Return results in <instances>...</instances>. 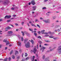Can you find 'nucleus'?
<instances>
[{"label":"nucleus","mask_w":61,"mask_h":61,"mask_svg":"<svg viewBox=\"0 0 61 61\" xmlns=\"http://www.w3.org/2000/svg\"><path fill=\"white\" fill-rule=\"evenodd\" d=\"M15 19V18H12L10 19V20H12L13 19Z\"/></svg>","instance_id":"nucleus-57"},{"label":"nucleus","mask_w":61,"mask_h":61,"mask_svg":"<svg viewBox=\"0 0 61 61\" xmlns=\"http://www.w3.org/2000/svg\"><path fill=\"white\" fill-rule=\"evenodd\" d=\"M59 27V25H56L55 27V28H58V27Z\"/></svg>","instance_id":"nucleus-15"},{"label":"nucleus","mask_w":61,"mask_h":61,"mask_svg":"<svg viewBox=\"0 0 61 61\" xmlns=\"http://www.w3.org/2000/svg\"><path fill=\"white\" fill-rule=\"evenodd\" d=\"M8 60L9 61H10L11 60V58L10 57H9V58Z\"/></svg>","instance_id":"nucleus-33"},{"label":"nucleus","mask_w":61,"mask_h":61,"mask_svg":"<svg viewBox=\"0 0 61 61\" xmlns=\"http://www.w3.org/2000/svg\"><path fill=\"white\" fill-rule=\"evenodd\" d=\"M21 25H24V22H22L21 23Z\"/></svg>","instance_id":"nucleus-45"},{"label":"nucleus","mask_w":61,"mask_h":61,"mask_svg":"<svg viewBox=\"0 0 61 61\" xmlns=\"http://www.w3.org/2000/svg\"><path fill=\"white\" fill-rule=\"evenodd\" d=\"M60 30H59V29H58L57 30V31H58V32H60Z\"/></svg>","instance_id":"nucleus-53"},{"label":"nucleus","mask_w":61,"mask_h":61,"mask_svg":"<svg viewBox=\"0 0 61 61\" xmlns=\"http://www.w3.org/2000/svg\"><path fill=\"white\" fill-rule=\"evenodd\" d=\"M38 21V20H37V19H36V20L35 21V22H37V21Z\"/></svg>","instance_id":"nucleus-49"},{"label":"nucleus","mask_w":61,"mask_h":61,"mask_svg":"<svg viewBox=\"0 0 61 61\" xmlns=\"http://www.w3.org/2000/svg\"><path fill=\"white\" fill-rule=\"evenodd\" d=\"M18 45L19 46H21V43H20V42L18 41Z\"/></svg>","instance_id":"nucleus-17"},{"label":"nucleus","mask_w":61,"mask_h":61,"mask_svg":"<svg viewBox=\"0 0 61 61\" xmlns=\"http://www.w3.org/2000/svg\"><path fill=\"white\" fill-rule=\"evenodd\" d=\"M39 44H42V42L41 41H39Z\"/></svg>","instance_id":"nucleus-39"},{"label":"nucleus","mask_w":61,"mask_h":61,"mask_svg":"<svg viewBox=\"0 0 61 61\" xmlns=\"http://www.w3.org/2000/svg\"><path fill=\"white\" fill-rule=\"evenodd\" d=\"M37 26L38 27H39V28H40V26L38 24H37Z\"/></svg>","instance_id":"nucleus-30"},{"label":"nucleus","mask_w":61,"mask_h":61,"mask_svg":"<svg viewBox=\"0 0 61 61\" xmlns=\"http://www.w3.org/2000/svg\"><path fill=\"white\" fill-rule=\"evenodd\" d=\"M7 4V3L6 2V1L4 2V5H6Z\"/></svg>","instance_id":"nucleus-22"},{"label":"nucleus","mask_w":61,"mask_h":61,"mask_svg":"<svg viewBox=\"0 0 61 61\" xmlns=\"http://www.w3.org/2000/svg\"><path fill=\"white\" fill-rule=\"evenodd\" d=\"M15 54H18V51H15Z\"/></svg>","instance_id":"nucleus-46"},{"label":"nucleus","mask_w":61,"mask_h":61,"mask_svg":"<svg viewBox=\"0 0 61 61\" xmlns=\"http://www.w3.org/2000/svg\"><path fill=\"white\" fill-rule=\"evenodd\" d=\"M37 49L38 48V45H37Z\"/></svg>","instance_id":"nucleus-62"},{"label":"nucleus","mask_w":61,"mask_h":61,"mask_svg":"<svg viewBox=\"0 0 61 61\" xmlns=\"http://www.w3.org/2000/svg\"><path fill=\"white\" fill-rule=\"evenodd\" d=\"M12 53H13V51H11L10 52V54L11 55V54H12Z\"/></svg>","instance_id":"nucleus-34"},{"label":"nucleus","mask_w":61,"mask_h":61,"mask_svg":"<svg viewBox=\"0 0 61 61\" xmlns=\"http://www.w3.org/2000/svg\"><path fill=\"white\" fill-rule=\"evenodd\" d=\"M31 4H32V5H35V4H36V3L35 2V1L34 0H32L31 2Z\"/></svg>","instance_id":"nucleus-8"},{"label":"nucleus","mask_w":61,"mask_h":61,"mask_svg":"<svg viewBox=\"0 0 61 61\" xmlns=\"http://www.w3.org/2000/svg\"><path fill=\"white\" fill-rule=\"evenodd\" d=\"M27 40V39H25L24 40V43H25V42H26Z\"/></svg>","instance_id":"nucleus-28"},{"label":"nucleus","mask_w":61,"mask_h":61,"mask_svg":"<svg viewBox=\"0 0 61 61\" xmlns=\"http://www.w3.org/2000/svg\"><path fill=\"white\" fill-rule=\"evenodd\" d=\"M8 36H11V34L13 33V32L12 31H8Z\"/></svg>","instance_id":"nucleus-5"},{"label":"nucleus","mask_w":61,"mask_h":61,"mask_svg":"<svg viewBox=\"0 0 61 61\" xmlns=\"http://www.w3.org/2000/svg\"><path fill=\"white\" fill-rule=\"evenodd\" d=\"M31 43H32V44H33V45H34V41L33 40H32L31 41Z\"/></svg>","instance_id":"nucleus-18"},{"label":"nucleus","mask_w":61,"mask_h":61,"mask_svg":"<svg viewBox=\"0 0 61 61\" xmlns=\"http://www.w3.org/2000/svg\"><path fill=\"white\" fill-rule=\"evenodd\" d=\"M4 7H2V8H1V10H3V9H4Z\"/></svg>","instance_id":"nucleus-51"},{"label":"nucleus","mask_w":61,"mask_h":61,"mask_svg":"<svg viewBox=\"0 0 61 61\" xmlns=\"http://www.w3.org/2000/svg\"><path fill=\"white\" fill-rule=\"evenodd\" d=\"M45 57H46V56L45 55H43L42 56V58L43 59H44L45 58Z\"/></svg>","instance_id":"nucleus-20"},{"label":"nucleus","mask_w":61,"mask_h":61,"mask_svg":"<svg viewBox=\"0 0 61 61\" xmlns=\"http://www.w3.org/2000/svg\"><path fill=\"white\" fill-rule=\"evenodd\" d=\"M11 17V15H6L5 17L4 18L5 19L6 18H7V19H9V18H10Z\"/></svg>","instance_id":"nucleus-6"},{"label":"nucleus","mask_w":61,"mask_h":61,"mask_svg":"<svg viewBox=\"0 0 61 61\" xmlns=\"http://www.w3.org/2000/svg\"><path fill=\"white\" fill-rule=\"evenodd\" d=\"M23 55H24V53H22V57H23Z\"/></svg>","instance_id":"nucleus-60"},{"label":"nucleus","mask_w":61,"mask_h":61,"mask_svg":"<svg viewBox=\"0 0 61 61\" xmlns=\"http://www.w3.org/2000/svg\"><path fill=\"white\" fill-rule=\"evenodd\" d=\"M37 7L36 6H33L32 7V8L33 9V10L34 11L35 10H36V8Z\"/></svg>","instance_id":"nucleus-10"},{"label":"nucleus","mask_w":61,"mask_h":61,"mask_svg":"<svg viewBox=\"0 0 61 61\" xmlns=\"http://www.w3.org/2000/svg\"><path fill=\"white\" fill-rule=\"evenodd\" d=\"M40 19L41 20H43V18H42V17H41L40 18Z\"/></svg>","instance_id":"nucleus-38"},{"label":"nucleus","mask_w":61,"mask_h":61,"mask_svg":"<svg viewBox=\"0 0 61 61\" xmlns=\"http://www.w3.org/2000/svg\"><path fill=\"white\" fill-rule=\"evenodd\" d=\"M43 21L44 22H45V23H47V20H43Z\"/></svg>","instance_id":"nucleus-19"},{"label":"nucleus","mask_w":61,"mask_h":61,"mask_svg":"<svg viewBox=\"0 0 61 61\" xmlns=\"http://www.w3.org/2000/svg\"><path fill=\"white\" fill-rule=\"evenodd\" d=\"M49 37L50 38H53L54 37L52 36H49Z\"/></svg>","instance_id":"nucleus-41"},{"label":"nucleus","mask_w":61,"mask_h":61,"mask_svg":"<svg viewBox=\"0 0 61 61\" xmlns=\"http://www.w3.org/2000/svg\"><path fill=\"white\" fill-rule=\"evenodd\" d=\"M27 56V54L26 53H25V56Z\"/></svg>","instance_id":"nucleus-42"},{"label":"nucleus","mask_w":61,"mask_h":61,"mask_svg":"<svg viewBox=\"0 0 61 61\" xmlns=\"http://www.w3.org/2000/svg\"><path fill=\"white\" fill-rule=\"evenodd\" d=\"M29 23L30 24H31V26H35V27H36V25H34V24H33L32 23V22L31 21H29Z\"/></svg>","instance_id":"nucleus-11"},{"label":"nucleus","mask_w":61,"mask_h":61,"mask_svg":"<svg viewBox=\"0 0 61 61\" xmlns=\"http://www.w3.org/2000/svg\"><path fill=\"white\" fill-rule=\"evenodd\" d=\"M21 33H22V35L23 36H24V33H25V31H24L23 32V31H22L21 32Z\"/></svg>","instance_id":"nucleus-13"},{"label":"nucleus","mask_w":61,"mask_h":61,"mask_svg":"<svg viewBox=\"0 0 61 61\" xmlns=\"http://www.w3.org/2000/svg\"><path fill=\"white\" fill-rule=\"evenodd\" d=\"M46 41V42H50V41Z\"/></svg>","instance_id":"nucleus-61"},{"label":"nucleus","mask_w":61,"mask_h":61,"mask_svg":"<svg viewBox=\"0 0 61 61\" xmlns=\"http://www.w3.org/2000/svg\"><path fill=\"white\" fill-rule=\"evenodd\" d=\"M53 39L54 40H56V39H57V38L56 37H55V38H53Z\"/></svg>","instance_id":"nucleus-50"},{"label":"nucleus","mask_w":61,"mask_h":61,"mask_svg":"<svg viewBox=\"0 0 61 61\" xmlns=\"http://www.w3.org/2000/svg\"><path fill=\"white\" fill-rule=\"evenodd\" d=\"M22 51V50H20V52H21Z\"/></svg>","instance_id":"nucleus-58"},{"label":"nucleus","mask_w":61,"mask_h":61,"mask_svg":"<svg viewBox=\"0 0 61 61\" xmlns=\"http://www.w3.org/2000/svg\"><path fill=\"white\" fill-rule=\"evenodd\" d=\"M45 46H48V44H44Z\"/></svg>","instance_id":"nucleus-47"},{"label":"nucleus","mask_w":61,"mask_h":61,"mask_svg":"<svg viewBox=\"0 0 61 61\" xmlns=\"http://www.w3.org/2000/svg\"><path fill=\"white\" fill-rule=\"evenodd\" d=\"M25 34L27 36H28L29 35V34L28 33H27L25 31Z\"/></svg>","instance_id":"nucleus-14"},{"label":"nucleus","mask_w":61,"mask_h":61,"mask_svg":"<svg viewBox=\"0 0 61 61\" xmlns=\"http://www.w3.org/2000/svg\"><path fill=\"white\" fill-rule=\"evenodd\" d=\"M45 48H46L45 47H42V48H41V50H42V52H43Z\"/></svg>","instance_id":"nucleus-12"},{"label":"nucleus","mask_w":61,"mask_h":61,"mask_svg":"<svg viewBox=\"0 0 61 61\" xmlns=\"http://www.w3.org/2000/svg\"><path fill=\"white\" fill-rule=\"evenodd\" d=\"M29 30H30V31H33V29H31L30 28H29Z\"/></svg>","instance_id":"nucleus-23"},{"label":"nucleus","mask_w":61,"mask_h":61,"mask_svg":"<svg viewBox=\"0 0 61 61\" xmlns=\"http://www.w3.org/2000/svg\"><path fill=\"white\" fill-rule=\"evenodd\" d=\"M6 39H5L4 40L3 42H6V45L7 46V45H8L10 44V43H9V41H6Z\"/></svg>","instance_id":"nucleus-3"},{"label":"nucleus","mask_w":61,"mask_h":61,"mask_svg":"<svg viewBox=\"0 0 61 61\" xmlns=\"http://www.w3.org/2000/svg\"><path fill=\"white\" fill-rule=\"evenodd\" d=\"M45 31L44 30L41 31V33L42 34H48L47 32H44Z\"/></svg>","instance_id":"nucleus-4"},{"label":"nucleus","mask_w":61,"mask_h":61,"mask_svg":"<svg viewBox=\"0 0 61 61\" xmlns=\"http://www.w3.org/2000/svg\"><path fill=\"white\" fill-rule=\"evenodd\" d=\"M38 33L39 34H40V33H41V32H40V31H39L38 32Z\"/></svg>","instance_id":"nucleus-59"},{"label":"nucleus","mask_w":61,"mask_h":61,"mask_svg":"<svg viewBox=\"0 0 61 61\" xmlns=\"http://www.w3.org/2000/svg\"><path fill=\"white\" fill-rule=\"evenodd\" d=\"M47 23H48V22H50V20L49 19H47Z\"/></svg>","instance_id":"nucleus-25"},{"label":"nucleus","mask_w":61,"mask_h":61,"mask_svg":"<svg viewBox=\"0 0 61 61\" xmlns=\"http://www.w3.org/2000/svg\"><path fill=\"white\" fill-rule=\"evenodd\" d=\"M11 28L9 26L5 28V31H8V30L9 29H11Z\"/></svg>","instance_id":"nucleus-9"},{"label":"nucleus","mask_w":61,"mask_h":61,"mask_svg":"<svg viewBox=\"0 0 61 61\" xmlns=\"http://www.w3.org/2000/svg\"><path fill=\"white\" fill-rule=\"evenodd\" d=\"M28 6V4H27V5H26V6H25V7L27 8V6Z\"/></svg>","instance_id":"nucleus-29"},{"label":"nucleus","mask_w":61,"mask_h":61,"mask_svg":"<svg viewBox=\"0 0 61 61\" xmlns=\"http://www.w3.org/2000/svg\"><path fill=\"white\" fill-rule=\"evenodd\" d=\"M7 59H8L7 58H6L4 60V61H7Z\"/></svg>","instance_id":"nucleus-24"},{"label":"nucleus","mask_w":61,"mask_h":61,"mask_svg":"<svg viewBox=\"0 0 61 61\" xmlns=\"http://www.w3.org/2000/svg\"><path fill=\"white\" fill-rule=\"evenodd\" d=\"M34 58H35V56H33V58L32 59V61H35V60H34V59H34Z\"/></svg>","instance_id":"nucleus-16"},{"label":"nucleus","mask_w":61,"mask_h":61,"mask_svg":"<svg viewBox=\"0 0 61 61\" xmlns=\"http://www.w3.org/2000/svg\"><path fill=\"white\" fill-rule=\"evenodd\" d=\"M15 25H16V26H17L18 25V24H17V23H15Z\"/></svg>","instance_id":"nucleus-56"},{"label":"nucleus","mask_w":61,"mask_h":61,"mask_svg":"<svg viewBox=\"0 0 61 61\" xmlns=\"http://www.w3.org/2000/svg\"><path fill=\"white\" fill-rule=\"evenodd\" d=\"M34 34L35 36H36V35H37V34L36 33H34Z\"/></svg>","instance_id":"nucleus-44"},{"label":"nucleus","mask_w":61,"mask_h":61,"mask_svg":"<svg viewBox=\"0 0 61 61\" xmlns=\"http://www.w3.org/2000/svg\"><path fill=\"white\" fill-rule=\"evenodd\" d=\"M55 18H56V17H52V19H53V20L55 19Z\"/></svg>","instance_id":"nucleus-32"},{"label":"nucleus","mask_w":61,"mask_h":61,"mask_svg":"<svg viewBox=\"0 0 61 61\" xmlns=\"http://www.w3.org/2000/svg\"><path fill=\"white\" fill-rule=\"evenodd\" d=\"M11 10H14V9H15V8L12 7L11 8Z\"/></svg>","instance_id":"nucleus-37"},{"label":"nucleus","mask_w":61,"mask_h":61,"mask_svg":"<svg viewBox=\"0 0 61 61\" xmlns=\"http://www.w3.org/2000/svg\"><path fill=\"white\" fill-rule=\"evenodd\" d=\"M29 59V57H28L26 58L25 60H28Z\"/></svg>","instance_id":"nucleus-26"},{"label":"nucleus","mask_w":61,"mask_h":61,"mask_svg":"<svg viewBox=\"0 0 61 61\" xmlns=\"http://www.w3.org/2000/svg\"><path fill=\"white\" fill-rule=\"evenodd\" d=\"M12 16H13V17H15V16H16V15H12Z\"/></svg>","instance_id":"nucleus-43"},{"label":"nucleus","mask_w":61,"mask_h":61,"mask_svg":"<svg viewBox=\"0 0 61 61\" xmlns=\"http://www.w3.org/2000/svg\"><path fill=\"white\" fill-rule=\"evenodd\" d=\"M48 34H51V32L50 31H49L48 32Z\"/></svg>","instance_id":"nucleus-54"},{"label":"nucleus","mask_w":61,"mask_h":61,"mask_svg":"<svg viewBox=\"0 0 61 61\" xmlns=\"http://www.w3.org/2000/svg\"><path fill=\"white\" fill-rule=\"evenodd\" d=\"M49 58H46L45 59V61H47L48 60H49Z\"/></svg>","instance_id":"nucleus-21"},{"label":"nucleus","mask_w":61,"mask_h":61,"mask_svg":"<svg viewBox=\"0 0 61 61\" xmlns=\"http://www.w3.org/2000/svg\"><path fill=\"white\" fill-rule=\"evenodd\" d=\"M11 20H7V22H10L11 21Z\"/></svg>","instance_id":"nucleus-36"},{"label":"nucleus","mask_w":61,"mask_h":61,"mask_svg":"<svg viewBox=\"0 0 61 61\" xmlns=\"http://www.w3.org/2000/svg\"><path fill=\"white\" fill-rule=\"evenodd\" d=\"M45 36H49V35H45Z\"/></svg>","instance_id":"nucleus-48"},{"label":"nucleus","mask_w":61,"mask_h":61,"mask_svg":"<svg viewBox=\"0 0 61 61\" xmlns=\"http://www.w3.org/2000/svg\"><path fill=\"white\" fill-rule=\"evenodd\" d=\"M21 61H25V59H23Z\"/></svg>","instance_id":"nucleus-63"},{"label":"nucleus","mask_w":61,"mask_h":61,"mask_svg":"<svg viewBox=\"0 0 61 61\" xmlns=\"http://www.w3.org/2000/svg\"><path fill=\"white\" fill-rule=\"evenodd\" d=\"M46 9V7H44L42 8V9Z\"/></svg>","instance_id":"nucleus-40"},{"label":"nucleus","mask_w":61,"mask_h":61,"mask_svg":"<svg viewBox=\"0 0 61 61\" xmlns=\"http://www.w3.org/2000/svg\"><path fill=\"white\" fill-rule=\"evenodd\" d=\"M18 31V29H16V31Z\"/></svg>","instance_id":"nucleus-64"},{"label":"nucleus","mask_w":61,"mask_h":61,"mask_svg":"<svg viewBox=\"0 0 61 61\" xmlns=\"http://www.w3.org/2000/svg\"><path fill=\"white\" fill-rule=\"evenodd\" d=\"M47 1H48V0H44V2H46Z\"/></svg>","instance_id":"nucleus-55"},{"label":"nucleus","mask_w":61,"mask_h":61,"mask_svg":"<svg viewBox=\"0 0 61 61\" xmlns=\"http://www.w3.org/2000/svg\"><path fill=\"white\" fill-rule=\"evenodd\" d=\"M25 46L27 48H28V47H30V44L29 42H28L27 43L25 44Z\"/></svg>","instance_id":"nucleus-2"},{"label":"nucleus","mask_w":61,"mask_h":61,"mask_svg":"<svg viewBox=\"0 0 61 61\" xmlns=\"http://www.w3.org/2000/svg\"><path fill=\"white\" fill-rule=\"evenodd\" d=\"M21 40L22 41H23V40H24V39L23 37H22L21 38Z\"/></svg>","instance_id":"nucleus-35"},{"label":"nucleus","mask_w":61,"mask_h":61,"mask_svg":"<svg viewBox=\"0 0 61 61\" xmlns=\"http://www.w3.org/2000/svg\"><path fill=\"white\" fill-rule=\"evenodd\" d=\"M38 38H40V39H41V37L40 36H39L38 37Z\"/></svg>","instance_id":"nucleus-31"},{"label":"nucleus","mask_w":61,"mask_h":61,"mask_svg":"<svg viewBox=\"0 0 61 61\" xmlns=\"http://www.w3.org/2000/svg\"><path fill=\"white\" fill-rule=\"evenodd\" d=\"M37 50V49L36 48V46H35L34 47V48L33 49V52L34 54H36V52Z\"/></svg>","instance_id":"nucleus-7"},{"label":"nucleus","mask_w":61,"mask_h":61,"mask_svg":"<svg viewBox=\"0 0 61 61\" xmlns=\"http://www.w3.org/2000/svg\"><path fill=\"white\" fill-rule=\"evenodd\" d=\"M12 57L13 59H14L15 58V56L13 55L12 56Z\"/></svg>","instance_id":"nucleus-27"},{"label":"nucleus","mask_w":61,"mask_h":61,"mask_svg":"<svg viewBox=\"0 0 61 61\" xmlns=\"http://www.w3.org/2000/svg\"><path fill=\"white\" fill-rule=\"evenodd\" d=\"M3 21V19H0V21Z\"/></svg>","instance_id":"nucleus-52"},{"label":"nucleus","mask_w":61,"mask_h":61,"mask_svg":"<svg viewBox=\"0 0 61 61\" xmlns=\"http://www.w3.org/2000/svg\"><path fill=\"white\" fill-rule=\"evenodd\" d=\"M58 53L59 54H60L61 53V46H60L58 47Z\"/></svg>","instance_id":"nucleus-1"}]
</instances>
